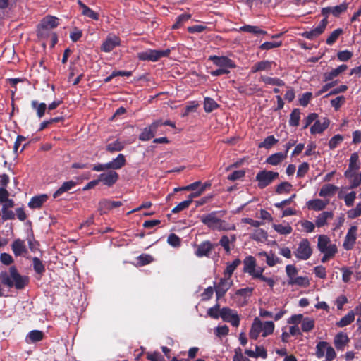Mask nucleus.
I'll list each match as a JSON object with an SVG mask.
<instances>
[{
  "label": "nucleus",
  "mask_w": 361,
  "mask_h": 361,
  "mask_svg": "<svg viewBox=\"0 0 361 361\" xmlns=\"http://www.w3.org/2000/svg\"><path fill=\"white\" fill-rule=\"evenodd\" d=\"M1 283L8 287H15L16 289H23L28 283V278L21 276L15 267H11L8 271L0 273Z\"/></svg>",
  "instance_id": "obj_1"
},
{
  "label": "nucleus",
  "mask_w": 361,
  "mask_h": 361,
  "mask_svg": "<svg viewBox=\"0 0 361 361\" xmlns=\"http://www.w3.org/2000/svg\"><path fill=\"white\" fill-rule=\"evenodd\" d=\"M274 324L273 322H262L259 318H255L251 326L249 336L252 339H257L261 334L266 337L274 332Z\"/></svg>",
  "instance_id": "obj_2"
},
{
  "label": "nucleus",
  "mask_w": 361,
  "mask_h": 361,
  "mask_svg": "<svg viewBox=\"0 0 361 361\" xmlns=\"http://www.w3.org/2000/svg\"><path fill=\"white\" fill-rule=\"evenodd\" d=\"M171 50L169 49L164 50L146 49L138 52L137 58L141 61H157L161 58L166 57L169 55Z\"/></svg>",
  "instance_id": "obj_3"
},
{
  "label": "nucleus",
  "mask_w": 361,
  "mask_h": 361,
  "mask_svg": "<svg viewBox=\"0 0 361 361\" xmlns=\"http://www.w3.org/2000/svg\"><path fill=\"white\" fill-rule=\"evenodd\" d=\"M279 173L271 171L262 170L256 175V180L257 186L260 189H263L270 185L274 180L278 178Z\"/></svg>",
  "instance_id": "obj_4"
},
{
  "label": "nucleus",
  "mask_w": 361,
  "mask_h": 361,
  "mask_svg": "<svg viewBox=\"0 0 361 361\" xmlns=\"http://www.w3.org/2000/svg\"><path fill=\"white\" fill-rule=\"evenodd\" d=\"M220 317L233 326L238 327L240 324V317L238 312L229 307H223L220 310Z\"/></svg>",
  "instance_id": "obj_5"
},
{
  "label": "nucleus",
  "mask_w": 361,
  "mask_h": 361,
  "mask_svg": "<svg viewBox=\"0 0 361 361\" xmlns=\"http://www.w3.org/2000/svg\"><path fill=\"white\" fill-rule=\"evenodd\" d=\"M312 254L310 243L307 239H302L294 252L295 257L300 260L308 259Z\"/></svg>",
  "instance_id": "obj_6"
},
{
  "label": "nucleus",
  "mask_w": 361,
  "mask_h": 361,
  "mask_svg": "<svg viewBox=\"0 0 361 361\" xmlns=\"http://www.w3.org/2000/svg\"><path fill=\"white\" fill-rule=\"evenodd\" d=\"M318 249L322 253L334 255L337 252L336 245L330 243V239L326 235H319L318 238Z\"/></svg>",
  "instance_id": "obj_7"
},
{
  "label": "nucleus",
  "mask_w": 361,
  "mask_h": 361,
  "mask_svg": "<svg viewBox=\"0 0 361 361\" xmlns=\"http://www.w3.org/2000/svg\"><path fill=\"white\" fill-rule=\"evenodd\" d=\"M243 270L255 278L256 276H260V272H264V268L256 266V260L252 256L245 257L243 261Z\"/></svg>",
  "instance_id": "obj_8"
},
{
  "label": "nucleus",
  "mask_w": 361,
  "mask_h": 361,
  "mask_svg": "<svg viewBox=\"0 0 361 361\" xmlns=\"http://www.w3.org/2000/svg\"><path fill=\"white\" fill-rule=\"evenodd\" d=\"M162 126L161 120H157L154 121L151 125L145 127L139 135V139L142 141H147L154 137L157 128Z\"/></svg>",
  "instance_id": "obj_9"
},
{
  "label": "nucleus",
  "mask_w": 361,
  "mask_h": 361,
  "mask_svg": "<svg viewBox=\"0 0 361 361\" xmlns=\"http://www.w3.org/2000/svg\"><path fill=\"white\" fill-rule=\"evenodd\" d=\"M232 279L224 276L219 282L214 286L217 300L223 297L233 285Z\"/></svg>",
  "instance_id": "obj_10"
},
{
  "label": "nucleus",
  "mask_w": 361,
  "mask_h": 361,
  "mask_svg": "<svg viewBox=\"0 0 361 361\" xmlns=\"http://www.w3.org/2000/svg\"><path fill=\"white\" fill-rule=\"evenodd\" d=\"M327 25V20L323 19L319 23L311 30L306 31L302 36L308 39H313L321 35L325 30Z\"/></svg>",
  "instance_id": "obj_11"
},
{
  "label": "nucleus",
  "mask_w": 361,
  "mask_h": 361,
  "mask_svg": "<svg viewBox=\"0 0 361 361\" xmlns=\"http://www.w3.org/2000/svg\"><path fill=\"white\" fill-rule=\"evenodd\" d=\"M209 60L212 61L216 66L227 70L235 67L234 62L226 56H211Z\"/></svg>",
  "instance_id": "obj_12"
},
{
  "label": "nucleus",
  "mask_w": 361,
  "mask_h": 361,
  "mask_svg": "<svg viewBox=\"0 0 361 361\" xmlns=\"http://www.w3.org/2000/svg\"><path fill=\"white\" fill-rule=\"evenodd\" d=\"M236 235L235 234L224 235L219 240V245L224 248L227 254L234 248Z\"/></svg>",
  "instance_id": "obj_13"
},
{
  "label": "nucleus",
  "mask_w": 361,
  "mask_h": 361,
  "mask_svg": "<svg viewBox=\"0 0 361 361\" xmlns=\"http://www.w3.org/2000/svg\"><path fill=\"white\" fill-rule=\"evenodd\" d=\"M357 226H352L345 238V240L343 243V247L345 250H350L353 248V245L355 243L356 237H357Z\"/></svg>",
  "instance_id": "obj_14"
},
{
  "label": "nucleus",
  "mask_w": 361,
  "mask_h": 361,
  "mask_svg": "<svg viewBox=\"0 0 361 361\" xmlns=\"http://www.w3.org/2000/svg\"><path fill=\"white\" fill-rule=\"evenodd\" d=\"M219 218L217 217V212H213L208 214L202 215L200 217L201 221L207 226L209 228L216 230L219 221Z\"/></svg>",
  "instance_id": "obj_15"
},
{
  "label": "nucleus",
  "mask_w": 361,
  "mask_h": 361,
  "mask_svg": "<svg viewBox=\"0 0 361 361\" xmlns=\"http://www.w3.org/2000/svg\"><path fill=\"white\" fill-rule=\"evenodd\" d=\"M118 179V174L114 171H109L107 173H101L99 176V182L109 187L112 186Z\"/></svg>",
  "instance_id": "obj_16"
},
{
  "label": "nucleus",
  "mask_w": 361,
  "mask_h": 361,
  "mask_svg": "<svg viewBox=\"0 0 361 361\" xmlns=\"http://www.w3.org/2000/svg\"><path fill=\"white\" fill-rule=\"evenodd\" d=\"M120 39L117 36H108L106 40L103 42L101 49L104 52H110L116 47L120 44Z\"/></svg>",
  "instance_id": "obj_17"
},
{
  "label": "nucleus",
  "mask_w": 361,
  "mask_h": 361,
  "mask_svg": "<svg viewBox=\"0 0 361 361\" xmlns=\"http://www.w3.org/2000/svg\"><path fill=\"white\" fill-rule=\"evenodd\" d=\"M348 4L346 3H342L339 5L334 6H329L322 9V13L324 15L332 14L334 16H338L341 13L345 12L347 10Z\"/></svg>",
  "instance_id": "obj_18"
},
{
  "label": "nucleus",
  "mask_w": 361,
  "mask_h": 361,
  "mask_svg": "<svg viewBox=\"0 0 361 361\" xmlns=\"http://www.w3.org/2000/svg\"><path fill=\"white\" fill-rule=\"evenodd\" d=\"M349 341L350 339L345 333L339 332L334 337V344L338 350L343 351Z\"/></svg>",
  "instance_id": "obj_19"
},
{
  "label": "nucleus",
  "mask_w": 361,
  "mask_h": 361,
  "mask_svg": "<svg viewBox=\"0 0 361 361\" xmlns=\"http://www.w3.org/2000/svg\"><path fill=\"white\" fill-rule=\"evenodd\" d=\"M329 125V120L324 117L322 119L317 120L310 128L312 134H319L326 130Z\"/></svg>",
  "instance_id": "obj_20"
},
{
  "label": "nucleus",
  "mask_w": 361,
  "mask_h": 361,
  "mask_svg": "<svg viewBox=\"0 0 361 361\" xmlns=\"http://www.w3.org/2000/svg\"><path fill=\"white\" fill-rule=\"evenodd\" d=\"M214 247V245L211 242L204 241L197 246L195 255L199 257L208 256Z\"/></svg>",
  "instance_id": "obj_21"
},
{
  "label": "nucleus",
  "mask_w": 361,
  "mask_h": 361,
  "mask_svg": "<svg viewBox=\"0 0 361 361\" xmlns=\"http://www.w3.org/2000/svg\"><path fill=\"white\" fill-rule=\"evenodd\" d=\"M122 205L120 201H111L109 200H102L99 203V210L102 213H106L110 209Z\"/></svg>",
  "instance_id": "obj_22"
},
{
  "label": "nucleus",
  "mask_w": 361,
  "mask_h": 361,
  "mask_svg": "<svg viewBox=\"0 0 361 361\" xmlns=\"http://www.w3.org/2000/svg\"><path fill=\"white\" fill-rule=\"evenodd\" d=\"M329 200H324L321 199H314L309 200L307 202V206L309 209L315 210V211H321L324 209L327 204H329Z\"/></svg>",
  "instance_id": "obj_23"
},
{
  "label": "nucleus",
  "mask_w": 361,
  "mask_h": 361,
  "mask_svg": "<svg viewBox=\"0 0 361 361\" xmlns=\"http://www.w3.org/2000/svg\"><path fill=\"white\" fill-rule=\"evenodd\" d=\"M338 188L332 184L324 185L319 192V195L322 197H330L335 195Z\"/></svg>",
  "instance_id": "obj_24"
},
{
  "label": "nucleus",
  "mask_w": 361,
  "mask_h": 361,
  "mask_svg": "<svg viewBox=\"0 0 361 361\" xmlns=\"http://www.w3.org/2000/svg\"><path fill=\"white\" fill-rule=\"evenodd\" d=\"M348 68L346 65H341L336 68L331 70L329 72L324 73V80L325 82L332 80L334 78L337 77L338 75L344 72Z\"/></svg>",
  "instance_id": "obj_25"
},
{
  "label": "nucleus",
  "mask_w": 361,
  "mask_h": 361,
  "mask_svg": "<svg viewBox=\"0 0 361 361\" xmlns=\"http://www.w3.org/2000/svg\"><path fill=\"white\" fill-rule=\"evenodd\" d=\"M59 25V19L54 16H47L41 22V29L50 30L57 27Z\"/></svg>",
  "instance_id": "obj_26"
},
{
  "label": "nucleus",
  "mask_w": 361,
  "mask_h": 361,
  "mask_svg": "<svg viewBox=\"0 0 361 361\" xmlns=\"http://www.w3.org/2000/svg\"><path fill=\"white\" fill-rule=\"evenodd\" d=\"M47 195H40L33 197L28 203V207L31 209H38L47 200Z\"/></svg>",
  "instance_id": "obj_27"
},
{
  "label": "nucleus",
  "mask_w": 361,
  "mask_h": 361,
  "mask_svg": "<svg viewBox=\"0 0 361 361\" xmlns=\"http://www.w3.org/2000/svg\"><path fill=\"white\" fill-rule=\"evenodd\" d=\"M44 333L39 330H32L27 335L25 341L27 343H34L42 341Z\"/></svg>",
  "instance_id": "obj_28"
},
{
  "label": "nucleus",
  "mask_w": 361,
  "mask_h": 361,
  "mask_svg": "<svg viewBox=\"0 0 361 361\" xmlns=\"http://www.w3.org/2000/svg\"><path fill=\"white\" fill-rule=\"evenodd\" d=\"M108 164L109 166V169H120L126 164V159L124 155L119 154L116 158L114 159L111 161L108 162Z\"/></svg>",
  "instance_id": "obj_29"
},
{
  "label": "nucleus",
  "mask_w": 361,
  "mask_h": 361,
  "mask_svg": "<svg viewBox=\"0 0 361 361\" xmlns=\"http://www.w3.org/2000/svg\"><path fill=\"white\" fill-rule=\"evenodd\" d=\"M12 250L15 255L20 256L26 252V246L25 242L20 239H17L12 243Z\"/></svg>",
  "instance_id": "obj_30"
},
{
  "label": "nucleus",
  "mask_w": 361,
  "mask_h": 361,
  "mask_svg": "<svg viewBox=\"0 0 361 361\" xmlns=\"http://www.w3.org/2000/svg\"><path fill=\"white\" fill-rule=\"evenodd\" d=\"M273 63L274 62L269 61H259L252 66L251 72L254 73L258 71H269L271 68Z\"/></svg>",
  "instance_id": "obj_31"
},
{
  "label": "nucleus",
  "mask_w": 361,
  "mask_h": 361,
  "mask_svg": "<svg viewBox=\"0 0 361 361\" xmlns=\"http://www.w3.org/2000/svg\"><path fill=\"white\" fill-rule=\"evenodd\" d=\"M286 158V153L278 152L270 155L266 160L267 163L276 166Z\"/></svg>",
  "instance_id": "obj_32"
},
{
  "label": "nucleus",
  "mask_w": 361,
  "mask_h": 361,
  "mask_svg": "<svg viewBox=\"0 0 361 361\" xmlns=\"http://www.w3.org/2000/svg\"><path fill=\"white\" fill-rule=\"evenodd\" d=\"M333 218L331 212H323L320 213L316 219L315 225L317 227H322L326 224L327 220Z\"/></svg>",
  "instance_id": "obj_33"
},
{
  "label": "nucleus",
  "mask_w": 361,
  "mask_h": 361,
  "mask_svg": "<svg viewBox=\"0 0 361 361\" xmlns=\"http://www.w3.org/2000/svg\"><path fill=\"white\" fill-rule=\"evenodd\" d=\"M240 263L241 261L239 259H235L232 262H228L226 264V269L224 271V276L231 279L233 273Z\"/></svg>",
  "instance_id": "obj_34"
},
{
  "label": "nucleus",
  "mask_w": 361,
  "mask_h": 361,
  "mask_svg": "<svg viewBox=\"0 0 361 361\" xmlns=\"http://www.w3.org/2000/svg\"><path fill=\"white\" fill-rule=\"evenodd\" d=\"M75 185V182L73 180H69L64 182L61 186L54 193V198H57L63 193L68 192Z\"/></svg>",
  "instance_id": "obj_35"
},
{
  "label": "nucleus",
  "mask_w": 361,
  "mask_h": 361,
  "mask_svg": "<svg viewBox=\"0 0 361 361\" xmlns=\"http://www.w3.org/2000/svg\"><path fill=\"white\" fill-rule=\"evenodd\" d=\"M78 4L81 9V13L83 16L90 18L93 20H98L99 15L91 8L87 7L85 4H84L81 1H78Z\"/></svg>",
  "instance_id": "obj_36"
},
{
  "label": "nucleus",
  "mask_w": 361,
  "mask_h": 361,
  "mask_svg": "<svg viewBox=\"0 0 361 361\" xmlns=\"http://www.w3.org/2000/svg\"><path fill=\"white\" fill-rule=\"evenodd\" d=\"M354 320L355 312L353 311H350L346 315L336 322V326L338 327H344L350 324Z\"/></svg>",
  "instance_id": "obj_37"
},
{
  "label": "nucleus",
  "mask_w": 361,
  "mask_h": 361,
  "mask_svg": "<svg viewBox=\"0 0 361 361\" xmlns=\"http://www.w3.org/2000/svg\"><path fill=\"white\" fill-rule=\"evenodd\" d=\"M259 256L264 257L265 261L269 267H274L276 264L280 262V259L273 253H267L265 252H262L259 253Z\"/></svg>",
  "instance_id": "obj_38"
},
{
  "label": "nucleus",
  "mask_w": 361,
  "mask_h": 361,
  "mask_svg": "<svg viewBox=\"0 0 361 361\" xmlns=\"http://www.w3.org/2000/svg\"><path fill=\"white\" fill-rule=\"evenodd\" d=\"M126 145V142L116 140L106 145V150L110 152H119L125 147Z\"/></svg>",
  "instance_id": "obj_39"
},
{
  "label": "nucleus",
  "mask_w": 361,
  "mask_h": 361,
  "mask_svg": "<svg viewBox=\"0 0 361 361\" xmlns=\"http://www.w3.org/2000/svg\"><path fill=\"white\" fill-rule=\"evenodd\" d=\"M288 284L307 287L310 285V280L307 276H295L292 281H288Z\"/></svg>",
  "instance_id": "obj_40"
},
{
  "label": "nucleus",
  "mask_w": 361,
  "mask_h": 361,
  "mask_svg": "<svg viewBox=\"0 0 361 361\" xmlns=\"http://www.w3.org/2000/svg\"><path fill=\"white\" fill-rule=\"evenodd\" d=\"M260 80L265 84L271 85L283 86L285 84L282 80L277 78H271L262 75L261 76Z\"/></svg>",
  "instance_id": "obj_41"
},
{
  "label": "nucleus",
  "mask_w": 361,
  "mask_h": 361,
  "mask_svg": "<svg viewBox=\"0 0 361 361\" xmlns=\"http://www.w3.org/2000/svg\"><path fill=\"white\" fill-rule=\"evenodd\" d=\"M329 343L326 341H320L316 345V356L322 358L324 356L326 351L329 347Z\"/></svg>",
  "instance_id": "obj_42"
},
{
  "label": "nucleus",
  "mask_w": 361,
  "mask_h": 361,
  "mask_svg": "<svg viewBox=\"0 0 361 361\" xmlns=\"http://www.w3.org/2000/svg\"><path fill=\"white\" fill-rule=\"evenodd\" d=\"M240 30L243 31V32H249V33H253L255 35L267 34L266 31L261 30L259 27L253 26V25H248L242 26L241 27H240Z\"/></svg>",
  "instance_id": "obj_43"
},
{
  "label": "nucleus",
  "mask_w": 361,
  "mask_h": 361,
  "mask_svg": "<svg viewBox=\"0 0 361 361\" xmlns=\"http://www.w3.org/2000/svg\"><path fill=\"white\" fill-rule=\"evenodd\" d=\"M32 107L37 111V115L39 118H42L45 113L47 105L45 103H40L35 100H33L31 103Z\"/></svg>",
  "instance_id": "obj_44"
},
{
  "label": "nucleus",
  "mask_w": 361,
  "mask_h": 361,
  "mask_svg": "<svg viewBox=\"0 0 361 361\" xmlns=\"http://www.w3.org/2000/svg\"><path fill=\"white\" fill-rule=\"evenodd\" d=\"M218 107L217 103L212 98L206 97L204 102V109L206 112H212Z\"/></svg>",
  "instance_id": "obj_45"
},
{
  "label": "nucleus",
  "mask_w": 361,
  "mask_h": 361,
  "mask_svg": "<svg viewBox=\"0 0 361 361\" xmlns=\"http://www.w3.org/2000/svg\"><path fill=\"white\" fill-rule=\"evenodd\" d=\"M274 230L280 234L287 235L292 232V228L288 224H274L273 226Z\"/></svg>",
  "instance_id": "obj_46"
},
{
  "label": "nucleus",
  "mask_w": 361,
  "mask_h": 361,
  "mask_svg": "<svg viewBox=\"0 0 361 361\" xmlns=\"http://www.w3.org/2000/svg\"><path fill=\"white\" fill-rule=\"evenodd\" d=\"M300 119V111L298 109H295L290 115L289 124L291 126H298Z\"/></svg>",
  "instance_id": "obj_47"
},
{
  "label": "nucleus",
  "mask_w": 361,
  "mask_h": 361,
  "mask_svg": "<svg viewBox=\"0 0 361 361\" xmlns=\"http://www.w3.org/2000/svg\"><path fill=\"white\" fill-rule=\"evenodd\" d=\"M338 197L343 199L345 205L350 207H352L354 204L355 200L356 198V192L355 191H352L343 197L339 195Z\"/></svg>",
  "instance_id": "obj_48"
},
{
  "label": "nucleus",
  "mask_w": 361,
  "mask_h": 361,
  "mask_svg": "<svg viewBox=\"0 0 361 361\" xmlns=\"http://www.w3.org/2000/svg\"><path fill=\"white\" fill-rule=\"evenodd\" d=\"M314 327V321L309 317H305L302 321L301 328L302 331L309 332Z\"/></svg>",
  "instance_id": "obj_49"
},
{
  "label": "nucleus",
  "mask_w": 361,
  "mask_h": 361,
  "mask_svg": "<svg viewBox=\"0 0 361 361\" xmlns=\"http://www.w3.org/2000/svg\"><path fill=\"white\" fill-rule=\"evenodd\" d=\"M343 30L341 28H338L334 30L326 39V44L329 45H332L338 39L340 35L343 34Z\"/></svg>",
  "instance_id": "obj_50"
},
{
  "label": "nucleus",
  "mask_w": 361,
  "mask_h": 361,
  "mask_svg": "<svg viewBox=\"0 0 361 361\" xmlns=\"http://www.w3.org/2000/svg\"><path fill=\"white\" fill-rule=\"evenodd\" d=\"M278 142V140H276L273 135H269L267 137L263 142H262L259 145V147L260 148H266L269 149L271 148L274 145Z\"/></svg>",
  "instance_id": "obj_51"
},
{
  "label": "nucleus",
  "mask_w": 361,
  "mask_h": 361,
  "mask_svg": "<svg viewBox=\"0 0 361 361\" xmlns=\"http://www.w3.org/2000/svg\"><path fill=\"white\" fill-rule=\"evenodd\" d=\"M348 218L350 219H355L361 216V202L356 204L355 208L350 209L347 212Z\"/></svg>",
  "instance_id": "obj_52"
},
{
  "label": "nucleus",
  "mask_w": 361,
  "mask_h": 361,
  "mask_svg": "<svg viewBox=\"0 0 361 361\" xmlns=\"http://www.w3.org/2000/svg\"><path fill=\"white\" fill-rule=\"evenodd\" d=\"M235 229V226L234 224H231L227 223L226 221L219 219L217 228L216 230L219 231H233Z\"/></svg>",
  "instance_id": "obj_53"
},
{
  "label": "nucleus",
  "mask_w": 361,
  "mask_h": 361,
  "mask_svg": "<svg viewBox=\"0 0 361 361\" xmlns=\"http://www.w3.org/2000/svg\"><path fill=\"white\" fill-rule=\"evenodd\" d=\"M34 270L39 274H42L45 271V267L42 261L37 258L32 259Z\"/></svg>",
  "instance_id": "obj_54"
},
{
  "label": "nucleus",
  "mask_w": 361,
  "mask_h": 361,
  "mask_svg": "<svg viewBox=\"0 0 361 361\" xmlns=\"http://www.w3.org/2000/svg\"><path fill=\"white\" fill-rule=\"evenodd\" d=\"M292 185L288 182H283L277 185L276 192L278 194L288 193L291 190Z\"/></svg>",
  "instance_id": "obj_55"
},
{
  "label": "nucleus",
  "mask_w": 361,
  "mask_h": 361,
  "mask_svg": "<svg viewBox=\"0 0 361 361\" xmlns=\"http://www.w3.org/2000/svg\"><path fill=\"white\" fill-rule=\"evenodd\" d=\"M343 140V137L341 135H336L329 142V147L331 149L336 148Z\"/></svg>",
  "instance_id": "obj_56"
},
{
  "label": "nucleus",
  "mask_w": 361,
  "mask_h": 361,
  "mask_svg": "<svg viewBox=\"0 0 361 361\" xmlns=\"http://www.w3.org/2000/svg\"><path fill=\"white\" fill-rule=\"evenodd\" d=\"M286 272L288 278V281H292L297 276L298 269L294 265L288 264L286 267Z\"/></svg>",
  "instance_id": "obj_57"
},
{
  "label": "nucleus",
  "mask_w": 361,
  "mask_h": 361,
  "mask_svg": "<svg viewBox=\"0 0 361 361\" xmlns=\"http://www.w3.org/2000/svg\"><path fill=\"white\" fill-rule=\"evenodd\" d=\"M299 224L301 225L302 230L307 233L312 232L315 228V225L307 220L300 221Z\"/></svg>",
  "instance_id": "obj_58"
},
{
  "label": "nucleus",
  "mask_w": 361,
  "mask_h": 361,
  "mask_svg": "<svg viewBox=\"0 0 361 361\" xmlns=\"http://www.w3.org/2000/svg\"><path fill=\"white\" fill-rule=\"evenodd\" d=\"M190 204H191V200H189L188 199H187L186 200L180 202L176 207H175L172 209V212L173 213H178V212L188 208L189 206L190 205Z\"/></svg>",
  "instance_id": "obj_59"
},
{
  "label": "nucleus",
  "mask_w": 361,
  "mask_h": 361,
  "mask_svg": "<svg viewBox=\"0 0 361 361\" xmlns=\"http://www.w3.org/2000/svg\"><path fill=\"white\" fill-rule=\"evenodd\" d=\"M167 242L170 245L174 247H178L180 245V238L174 233L169 235Z\"/></svg>",
  "instance_id": "obj_60"
},
{
  "label": "nucleus",
  "mask_w": 361,
  "mask_h": 361,
  "mask_svg": "<svg viewBox=\"0 0 361 361\" xmlns=\"http://www.w3.org/2000/svg\"><path fill=\"white\" fill-rule=\"evenodd\" d=\"M348 166L360 169L359 155L357 152H354L350 155Z\"/></svg>",
  "instance_id": "obj_61"
},
{
  "label": "nucleus",
  "mask_w": 361,
  "mask_h": 361,
  "mask_svg": "<svg viewBox=\"0 0 361 361\" xmlns=\"http://www.w3.org/2000/svg\"><path fill=\"white\" fill-rule=\"evenodd\" d=\"M345 102V98L344 96H338L331 101V105L335 110H338Z\"/></svg>",
  "instance_id": "obj_62"
},
{
  "label": "nucleus",
  "mask_w": 361,
  "mask_h": 361,
  "mask_svg": "<svg viewBox=\"0 0 361 361\" xmlns=\"http://www.w3.org/2000/svg\"><path fill=\"white\" fill-rule=\"evenodd\" d=\"M338 59L341 61H347L353 56V53L348 50L339 51L337 54Z\"/></svg>",
  "instance_id": "obj_63"
},
{
  "label": "nucleus",
  "mask_w": 361,
  "mask_h": 361,
  "mask_svg": "<svg viewBox=\"0 0 361 361\" xmlns=\"http://www.w3.org/2000/svg\"><path fill=\"white\" fill-rule=\"evenodd\" d=\"M314 272L317 277L324 279L326 277V268L323 266H317L314 268Z\"/></svg>",
  "instance_id": "obj_64"
}]
</instances>
